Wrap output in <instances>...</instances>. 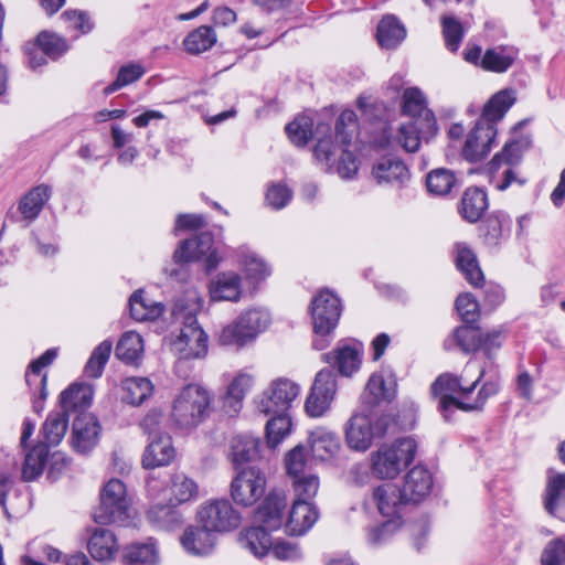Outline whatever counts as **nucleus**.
Listing matches in <instances>:
<instances>
[{"mask_svg": "<svg viewBox=\"0 0 565 565\" xmlns=\"http://www.w3.org/2000/svg\"><path fill=\"white\" fill-rule=\"evenodd\" d=\"M402 111L412 118L411 121L422 124L424 135L435 136L437 134V121L434 113L428 109L426 97L417 87L406 88L403 93Z\"/></svg>", "mask_w": 565, "mask_h": 565, "instance_id": "obj_16", "label": "nucleus"}, {"mask_svg": "<svg viewBox=\"0 0 565 565\" xmlns=\"http://www.w3.org/2000/svg\"><path fill=\"white\" fill-rule=\"evenodd\" d=\"M102 427L93 414H81L73 422L72 446L79 454L89 452L98 443Z\"/></svg>", "mask_w": 565, "mask_h": 565, "instance_id": "obj_21", "label": "nucleus"}, {"mask_svg": "<svg viewBox=\"0 0 565 565\" xmlns=\"http://www.w3.org/2000/svg\"><path fill=\"white\" fill-rule=\"evenodd\" d=\"M309 444L313 457L319 460H328L334 457L340 449L338 435L326 427L312 429L309 434Z\"/></svg>", "mask_w": 565, "mask_h": 565, "instance_id": "obj_29", "label": "nucleus"}, {"mask_svg": "<svg viewBox=\"0 0 565 565\" xmlns=\"http://www.w3.org/2000/svg\"><path fill=\"white\" fill-rule=\"evenodd\" d=\"M134 515L132 499L126 484L119 479H110L102 489L100 504L95 511L94 520L100 524L126 525Z\"/></svg>", "mask_w": 565, "mask_h": 565, "instance_id": "obj_6", "label": "nucleus"}, {"mask_svg": "<svg viewBox=\"0 0 565 565\" xmlns=\"http://www.w3.org/2000/svg\"><path fill=\"white\" fill-rule=\"evenodd\" d=\"M175 457L172 439L168 434H159L151 438L142 456V466L153 469L168 466Z\"/></svg>", "mask_w": 565, "mask_h": 565, "instance_id": "obj_24", "label": "nucleus"}, {"mask_svg": "<svg viewBox=\"0 0 565 565\" xmlns=\"http://www.w3.org/2000/svg\"><path fill=\"white\" fill-rule=\"evenodd\" d=\"M345 441L350 449L366 451L376 436L372 419L365 414H354L345 426Z\"/></svg>", "mask_w": 565, "mask_h": 565, "instance_id": "obj_19", "label": "nucleus"}, {"mask_svg": "<svg viewBox=\"0 0 565 565\" xmlns=\"http://www.w3.org/2000/svg\"><path fill=\"white\" fill-rule=\"evenodd\" d=\"M358 129V117L353 110H343L335 124V140L341 146H349Z\"/></svg>", "mask_w": 565, "mask_h": 565, "instance_id": "obj_57", "label": "nucleus"}, {"mask_svg": "<svg viewBox=\"0 0 565 565\" xmlns=\"http://www.w3.org/2000/svg\"><path fill=\"white\" fill-rule=\"evenodd\" d=\"M175 309L177 319H182V328L171 342L172 350L182 360L204 358L207 353L209 337L199 326L195 313L183 312L180 305H177Z\"/></svg>", "mask_w": 565, "mask_h": 565, "instance_id": "obj_9", "label": "nucleus"}, {"mask_svg": "<svg viewBox=\"0 0 565 565\" xmlns=\"http://www.w3.org/2000/svg\"><path fill=\"white\" fill-rule=\"evenodd\" d=\"M433 136L422 132V124L409 121L402 124L394 137V140L401 145L407 152H416L419 149L422 139H428Z\"/></svg>", "mask_w": 565, "mask_h": 565, "instance_id": "obj_46", "label": "nucleus"}, {"mask_svg": "<svg viewBox=\"0 0 565 565\" xmlns=\"http://www.w3.org/2000/svg\"><path fill=\"white\" fill-rule=\"evenodd\" d=\"M131 317L137 321H152L163 312V305L143 298L142 291H135L129 299Z\"/></svg>", "mask_w": 565, "mask_h": 565, "instance_id": "obj_44", "label": "nucleus"}, {"mask_svg": "<svg viewBox=\"0 0 565 565\" xmlns=\"http://www.w3.org/2000/svg\"><path fill=\"white\" fill-rule=\"evenodd\" d=\"M338 390L334 373L323 369L317 373L305 401V412L309 417H322L331 407Z\"/></svg>", "mask_w": 565, "mask_h": 565, "instance_id": "obj_14", "label": "nucleus"}, {"mask_svg": "<svg viewBox=\"0 0 565 565\" xmlns=\"http://www.w3.org/2000/svg\"><path fill=\"white\" fill-rule=\"evenodd\" d=\"M287 495L284 491H270L257 508L255 520L269 531H275L284 524Z\"/></svg>", "mask_w": 565, "mask_h": 565, "instance_id": "obj_20", "label": "nucleus"}, {"mask_svg": "<svg viewBox=\"0 0 565 565\" xmlns=\"http://www.w3.org/2000/svg\"><path fill=\"white\" fill-rule=\"evenodd\" d=\"M47 455V446L41 444L35 446L25 456V460L22 468V477L25 481H32L43 472Z\"/></svg>", "mask_w": 565, "mask_h": 565, "instance_id": "obj_53", "label": "nucleus"}, {"mask_svg": "<svg viewBox=\"0 0 565 565\" xmlns=\"http://www.w3.org/2000/svg\"><path fill=\"white\" fill-rule=\"evenodd\" d=\"M515 92L513 89H502L494 94L483 107L480 120L492 124L501 120L510 107L515 102Z\"/></svg>", "mask_w": 565, "mask_h": 565, "instance_id": "obj_34", "label": "nucleus"}, {"mask_svg": "<svg viewBox=\"0 0 565 565\" xmlns=\"http://www.w3.org/2000/svg\"><path fill=\"white\" fill-rule=\"evenodd\" d=\"M266 423L267 443L271 447L280 444L291 431L292 422L289 413L270 414Z\"/></svg>", "mask_w": 565, "mask_h": 565, "instance_id": "obj_48", "label": "nucleus"}, {"mask_svg": "<svg viewBox=\"0 0 565 565\" xmlns=\"http://www.w3.org/2000/svg\"><path fill=\"white\" fill-rule=\"evenodd\" d=\"M443 34L448 50L456 52L463 38V28L454 17H444L441 20Z\"/></svg>", "mask_w": 565, "mask_h": 565, "instance_id": "obj_60", "label": "nucleus"}, {"mask_svg": "<svg viewBox=\"0 0 565 565\" xmlns=\"http://www.w3.org/2000/svg\"><path fill=\"white\" fill-rule=\"evenodd\" d=\"M170 502L178 505L195 500L199 497V486L194 479L183 472H177L170 481Z\"/></svg>", "mask_w": 565, "mask_h": 565, "instance_id": "obj_42", "label": "nucleus"}, {"mask_svg": "<svg viewBox=\"0 0 565 565\" xmlns=\"http://www.w3.org/2000/svg\"><path fill=\"white\" fill-rule=\"evenodd\" d=\"M516 56L518 52L513 47L489 49L481 58V67L489 72L504 73L513 65Z\"/></svg>", "mask_w": 565, "mask_h": 565, "instance_id": "obj_40", "label": "nucleus"}, {"mask_svg": "<svg viewBox=\"0 0 565 565\" xmlns=\"http://www.w3.org/2000/svg\"><path fill=\"white\" fill-rule=\"evenodd\" d=\"M481 332L479 329L462 326L456 329L452 340L463 352H475L481 348Z\"/></svg>", "mask_w": 565, "mask_h": 565, "instance_id": "obj_59", "label": "nucleus"}, {"mask_svg": "<svg viewBox=\"0 0 565 565\" xmlns=\"http://www.w3.org/2000/svg\"><path fill=\"white\" fill-rule=\"evenodd\" d=\"M196 518L199 524L215 533L231 532L241 524V514L227 499H212L202 503Z\"/></svg>", "mask_w": 565, "mask_h": 565, "instance_id": "obj_12", "label": "nucleus"}, {"mask_svg": "<svg viewBox=\"0 0 565 565\" xmlns=\"http://www.w3.org/2000/svg\"><path fill=\"white\" fill-rule=\"evenodd\" d=\"M92 557L98 562L113 561L118 552L115 534L107 529H96L87 544Z\"/></svg>", "mask_w": 565, "mask_h": 565, "instance_id": "obj_30", "label": "nucleus"}, {"mask_svg": "<svg viewBox=\"0 0 565 565\" xmlns=\"http://www.w3.org/2000/svg\"><path fill=\"white\" fill-rule=\"evenodd\" d=\"M175 264H188L192 262H204L206 269H215L221 257L213 247V237L210 233H201L200 235L185 239L179 244L173 253Z\"/></svg>", "mask_w": 565, "mask_h": 565, "instance_id": "obj_13", "label": "nucleus"}, {"mask_svg": "<svg viewBox=\"0 0 565 565\" xmlns=\"http://www.w3.org/2000/svg\"><path fill=\"white\" fill-rule=\"evenodd\" d=\"M254 385V376L246 372L237 373L228 384L225 396L224 407L228 412L237 413L242 408L243 399Z\"/></svg>", "mask_w": 565, "mask_h": 565, "instance_id": "obj_33", "label": "nucleus"}, {"mask_svg": "<svg viewBox=\"0 0 565 565\" xmlns=\"http://www.w3.org/2000/svg\"><path fill=\"white\" fill-rule=\"evenodd\" d=\"M395 396V383L386 381L382 374H373L363 392V399L366 404L373 406L381 401H391Z\"/></svg>", "mask_w": 565, "mask_h": 565, "instance_id": "obj_41", "label": "nucleus"}, {"mask_svg": "<svg viewBox=\"0 0 565 565\" xmlns=\"http://www.w3.org/2000/svg\"><path fill=\"white\" fill-rule=\"evenodd\" d=\"M319 520L315 502L294 501L285 522V532L289 535L306 534Z\"/></svg>", "mask_w": 565, "mask_h": 565, "instance_id": "obj_23", "label": "nucleus"}, {"mask_svg": "<svg viewBox=\"0 0 565 565\" xmlns=\"http://www.w3.org/2000/svg\"><path fill=\"white\" fill-rule=\"evenodd\" d=\"M122 402L139 406L153 393V384L147 377H128L121 382Z\"/></svg>", "mask_w": 565, "mask_h": 565, "instance_id": "obj_37", "label": "nucleus"}, {"mask_svg": "<svg viewBox=\"0 0 565 565\" xmlns=\"http://www.w3.org/2000/svg\"><path fill=\"white\" fill-rule=\"evenodd\" d=\"M146 73L145 67L140 63H128L122 65L117 74L116 79L104 88L105 95H110L135 82L139 81Z\"/></svg>", "mask_w": 565, "mask_h": 565, "instance_id": "obj_54", "label": "nucleus"}, {"mask_svg": "<svg viewBox=\"0 0 565 565\" xmlns=\"http://www.w3.org/2000/svg\"><path fill=\"white\" fill-rule=\"evenodd\" d=\"M216 42V33L209 25H201L184 39L185 50L191 54H200L210 50Z\"/></svg>", "mask_w": 565, "mask_h": 565, "instance_id": "obj_49", "label": "nucleus"}, {"mask_svg": "<svg viewBox=\"0 0 565 565\" xmlns=\"http://www.w3.org/2000/svg\"><path fill=\"white\" fill-rule=\"evenodd\" d=\"M342 312L341 301L330 290H321L311 301V315L316 339L313 347L323 350L328 345L326 339L337 327Z\"/></svg>", "mask_w": 565, "mask_h": 565, "instance_id": "obj_11", "label": "nucleus"}, {"mask_svg": "<svg viewBox=\"0 0 565 565\" xmlns=\"http://www.w3.org/2000/svg\"><path fill=\"white\" fill-rule=\"evenodd\" d=\"M143 352V341L140 334L130 331L126 332L117 343L116 356L125 362L132 363L137 361Z\"/></svg>", "mask_w": 565, "mask_h": 565, "instance_id": "obj_47", "label": "nucleus"}, {"mask_svg": "<svg viewBox=\"0 0 565 565\" xmlns=\"http://www.w3.org/2000/svg\"><path fill=\"white\" fill-rule=\"evenodd\" d=\"M372 175L377 183L403 185L409 180V171L403 161L395 158H382L372 170Z\"/></svg>", "mask_w": 565, "mask_h": 565, "instance_id": "obj_28", "label": "nucleus"}, {"mask_svg": "<svg viewBox=\"0 0 565 565\" xmlns=\"http://www.w3.org/2000/svg\"><path fill=\"white\" fill-rule=\"evenodd\" d=\"M461 212H486L488 209V196L480 188H468L461 199Z\"/></svg>", "mask_w": 565, "mask_h": 565, "instance_id": "obj_62", "label": "nucleus"}, {"mask_svg": "<svg viewBox=\"0 0 565 565\" xmlns=\"http://www.w3.org/2000/svg\"><path fill=\"white\" fill-rule=\"evenodd\" d=\"M329 130V125L319 124L317 126L318 142L313 149L315 158L326 171H331L334 168L341 179H352L359 170L356 158L347 149L348 146L337 143L332 136L320 137Z\"/></svg>", "mask_w": 565, "mask_h": 565, "instance_id": "obj_5", "label": "nucleus"}, {"mask_svg": "<svg viewBox=\"0 0 565 565\" xmlns=\"http://www.w3.org/2000/svg\"><path fill=\"white\" fill-rule=\"evenodd\" d=\"M497 128L492 124L478 120L473 129L468 134L462 156L470 162H478L484 159L494 142Z\"/></svg>", "mask_w": 565, "mask_h": 565, "instance_id": "obj_17", "label": "nucleus"}, {"mask_svg": "<svg viewBox=\"0 0 565 565\" xmlns=\"http://www.w3.org/2000/svg\"><path fill=\"white\" fill-rule=\"evenodd\" d=\"M484 375L480 370L479 375L471 383H467L463 375L457 376L450 373L439 375L431 385V393L438 399V409L445 420L450 422L457 411H481L487 401L499 392V385L494 382H486L475 397L471 396L477 385Z\"/></svg>", "mask_w": 565, "mask_h": 565, "instance_id": "obj_1", "label": "nucleus"}, {"mask_svg": "<svg viewBox=\"0 0 565 565\" xmlns=\"http://www.w3.org/2000/svg\"><path fill=\"white\" fill-rule=\"evenodd\" d=\"M113 350L111 341L105 340L99 343L92 352L85 365L87 376L97 379L103 374L104 367L110 356Z\"/></svg>", "mask_w": 565, "mask_h": 565, "instance_id": "obj_56", "label": "nucleus"}, {"mask_svg": "<svg viewBox=\"0 0 565 565\" xmlns=\"http://www.w3.org/2000/svg\"><path fill=\"white\" fill-rule=\"evenodd\" d=\"M211 405L210 392L200 384L182 386L171 402L170 417L182 429H191L204 422Z\"/></svg>", "mask_w": 565, "mask_h": 565, "instance_id": "obj_2", "label": "nucleus"}, {"mask_svg": "<svg viewBox=\"0 0 565 565\" xmlns=\"http://www.w3.org/2000/svg\"><path fill=\"white\" fill-rule=\"evenodd\" d=\"M456 265L469 284L478 287L483 281V273L479 267L476 254L466 245H456Z\"/></svg>", "mask_w": 565, "mask_h": 565, "instance_id": "obj_38", "label": "nucleus"}, {"mask_svg": "<svg viewBox=\"0 0 565 565\" xmlns=\"http://www.w3.org/2000/svg\"><path fill=\"white\" fill-rule=\"evenodd\" d=\"M235 254L245 279L250 284H258L270 276V266L247 246L238 247Z\"/></svg>", "mask_w": 565, "mask_h": 565, "instance_id": "obj_25", "label": "nucleus"}, {"mask_svg": "<svg viewBox=\"0 0 565 565\" xmlns=\"http://www.w3.org/2000/svg\"><path fill=\"white\" fill-rule=\"evenodd\" d=\"M52 195V189L47 184L32 188L20 201V212H41Z\"/></svg>", "mask_w": 565, "mask_h": 565, "instance_id": "obj_55", "label": "nucleus"}, {"mask_svg": "<svg viewBox=\"0 0 565 565\" xmlns=\"http://www.w3.org/2000/svg\"><path fill=\"white\" fill-rule=\"evenodd\" d=\"M55 349L46 350L39 359L34 360L25 374V381L33 394V409L36 413L43 411V402L47 396L46 374L42 370L50 365L56 358Z\"/></svg>", "mask_w": 565, "mask_h": 565, "instance_id": "obj_18", "label": "nucleus"}, {"mask_svg": "<svg viewBox=\"0 0 565 565\" xmlns=\"http://www.w3.org/2000/svg\"><path fill=\"white\" fill-rule=\"evenodd\" d=\"M312 125L309 117H297L286 126L287 136L294 145L302 147L312 137Z\"/></svg>", "mask_w": 565, "mask_h": 565, "instance_id": "obj_58", "label": "nucleus"}, {"mask_svg": "<svg viewBox=\"0 0 565 565\" xmlns=\"http://www.w3.org/2000/svg\"><path fill=\"white\" fill-rule=\"evenodd\" d=\"M417 444L411 437L398 438L384 444L371 452L370 461L373 475L379 479H395L408 467L416 455Z\"/></svg>", "mask_w": 565, "mask_h": 565, "instance_id": "obj_4", "label": "nucleus"}, {"mask_svg": "<svg viewBox=\"0 0 565 565\" xmlns=\"http://www.w3.org/2000/svg\"><path fill=\"white\" fill-rule=\"evenodd\" d=\"M542 565H565V540L557 537L552 540L543 550Z\"/></svg>", "mask_w": 565, "mask_h": 565, "instance_id": "obj_64", "label": "nucleus"}, {"mask_svg": "<svg viewBox=\"0 0 565 565\" xmlns=\"http://www.w3.org/2000/svg\"><path fill=\"white\" fill-rule=\"evenodd\" d=\"M271 323V316L265 308L255 307L242 311L218 333V343L237 350L253 343Z\"/></svg>", "mask_w": 565, "mask_h": 565, "instance_id": "obj_3", "label": "nucleus"}, {"mask_svg": "<svg viewBox=\"0 0 565 565\" xmlns=\"http://www.w3.org/2000/svg\"><path fill=\"white\" fill-rule=\"evenodd\" d=\"M372 497L379 512L390 519L370 530L367 539L371 543L375 544L380 543L387 533L393 532L401 525L399 513L406 501L401 493V489L392 483L376 487L373 490Z\"/></svg>", "mask_w": 565, "mask_h": 565, "instance_id": "obj_8", "label": "nucleus"}, {"mask_svg": "<svg viewBox=\"0 0 565 565\" xmlns=\"http://www.w3.org/2000/svg\"><path fill=\"white\" fill-rule=\"evenodd\" d=\"M268 531L263 525L252 526L239 534V543L256 557H263L273 545Z\"/></svg>", "mask_w": 565, "mask_h": 565, "instance_id": "obj_35", "label": "nucleus"}, {"mask_svg": "<svg viewBox=\"0 0 565 565\" xmlns=\"http://www.w3.org/2000/svg\"><path fill=\"white\" fill-rule=\"evenodd\" d=\"M565 502V472L548 471L544 505L548 513L554 514L559 502Z\"/></svg>", "mask_w": 565, "mask_h": 565, "instance_id": "obj_50", "label": "nucleus"}, {"mask_svg": "<svg viewBox=\"0 0 565 565\" xmlns=\"http://www.w3.org/2000/svg\"><path fill=\"white\" fill-rule=\"evenodd\" d=\"M301 387L295 381L277 377L255 397V407L264 416L289 413L298 402Z\"/></svg>", "mask_w": 565, "mask_h": 565, "instance_id": "obj_10", "label": "nucleus"}, {"mask_svg": "<svg viewBox=\"0 0 565 565\" xmlns=\"http://www.w3.org/2000/svg\"><path fill=\"white\" fill-rule=\"evenodd\" d=\"M124 565H158L159 553L154 542L134 543L122 551Z\"/></svg>", "mask_w": 565, "mask_h": 565, "instance_id": "obj_36", "label": "nucleus"}, {"mask_svg": "<svg viewBox=\"0 0 565 565\" xmlns=\"http://www.w3.org/2000/svg\"><path fill=\"white\" fill-rule=\"evenodd\" d=\"M406 36L404 25L394 17L385 15L377 25L376 39L384 49L396 47Z\"/></svg>", "mask_w": 565, "mask_h": 565, "instance_id": "obj_39", "label": "nucleus"}, {"mask_svg": "<svg viewBox=\"0 0 565 565\" xmlns=\"http://www.w3.org/2000/svg\"><path fill=\"white\" fill-rule=\"evenodd\" d=\"M456 182L454 172L445 168L430 171L426 178L428 192L436 196H445L450 193Z\"/></svg>", "mask_w": 565, "mask_h": 565, "instance_id": "obj_51", "label": "nucleus"}, {"mask_svg": "<svg viewBox=\"0 0 565 565\" xmlns=\"http://www.w3.org/2000/svg\"><path fill=\"white\" fill-rule=\"evenodd\" d=\"M68 415L65 412L51 413L44 425L43 435L47 445H58L67 431Z\"/></svg>", "mask_w": 565, "mask_h": 565, "instance_id": "obj_52", "label": "nucleus"}, {"mask_svg": "<svg viewBox=\"0 0 565 565\" xmlns=\"http://www.w3.org/2000/svg\"><path fill=\"white\" fill-rule=\"evenodd\" d=\"M259 443V439L253 435H237L232 438L228 458L235 469L257 457Z\"/></svg>", "mask_w": 565, "mask_h": 565, "instance_id": "obj_32", "label": "nucleus"}, {"mask_svg": "<svg viewBox=\"0 0 565 565\" xmlns=\"http://www.w3.org/2000/svg\"><path fill=\"white\" fill-rule=\"evenodd\" d=\"M215 532L203 525L189 526L183 532L180 541L183 548L193 555H206L214 548Z\"/></svg>", "mask_w": 565, "mask_h": 565, "instance_id": "obj_27", "label": "nucleus"}, {"mask_svg": "<svg viewBox=\"0 0 565 565\" xmlns=\"http://www.w3.org/2000/svg\"><path fill=\"white\" fill-rule=\"evenodd\" d=\"M242 296V277L235 271L220 273L210 286L213 301L236 302Z\"/></svg>", "mask_w": 565, "mask_h": 565, "instance_id": "obj_26", "label": "nucleus"}, {"mask_svg": "<svg viewBox=\"0 0 565 565\" xmlns=\"http://www.w3.org/2000/svg\"><path fill=\"white\" fill-rule=\"evenodd\" d=\"M230 490L231 497L237 505L252 507L264 495L266 478L257 468L242 469L233 478Z\"/></svg>", "mask_w": 565, "mask_h": 565, "instance_id": "obj_15", "label": "nucleus"}, {"mask_svg": "<svg viewBox=\"0 0 565 565\" xmlns=\"http://www.w3.org/2000/svg\"><path fill=\"white\" fill-rule=\"evenodd\" d=\"M323 356L326 362L337 366L339 373L343 376H351L361 365V349L356 345L338 347Z\"/></svg>", "mask_w": 565, "mask_h": 565, "instance_id": "obj_31", "label": "nucleus"}, {"mask_svg": "<svg viewBox=\"0 0 565 565\" xmlns=\"http://www.w3.org/2000/svg\"><path fill=\"white\" fill-rule=\"evenodd\" d=\"M93 399L90 386L85 384H73L63 391L60 397L62 412L67 414L70 411L87 408Z\"/></svg>", "mask_w": 565, "mask_h": 565, "instance_id": "obj_43", "label": "nucleus"}, {"mask_svg": "<svg viewBox=\"0 0 565 565\" xmlns=\"http://www.w3.org/2000/svg\"><path fill=\"white\" fill-rule=\"evenodd\" d=\"M286 470L292 479L294 501L313 502L320 489V479L307 459L302 446H296L286 456Z\"/></svg>", "mask_w": 565, "mask_h": 565, "instance_id": "obj_7", "label": "nucleus"}, {"mask_svg": "<svg viewBox=\"0 0 565 565\" xmlns=\"http://www.w3.org/2000/svg\"><path fill=\"white\" fill-rule=\"evenodd\" d=\"M291 190L281 182L269 184L266 191V202L275 210L286 207L288 202L291 200Z\"/></svg>", "mask_w": 565, "mask_h": 565, "instance_id": "obj_63", "label": "nucleus"}, {"mask_svg": "<svg viewBox=\"0 0 565 565\" xmlns=\"http://www.w3.org/2000/svg\"><path fill=\"white\" fill-rule=\"evenodd\" d=\"M433 476L424 466L413 467L404 477L401 493L407 502H420L426 499L433 489Z\"/></svg>", "mask_w": 565, "mask_h": 565, "instance_id": "obj_22", "label": "nucleus"}, {"mask_svg": "<svg viewBox=\"0 0 565 565\" xmlns=\"http://www.w3.org/2000/svg\"><path fill=\"white\" fill-rule=\"evenodd\" d=\"M170 505L157 503L150 507L147 513L148 520L156 526L164 530H171L182 523V515Z\"/></svg>", "mask_w": 565, "mask_h": 565, "instance_id": "obj_45", "label": "nucleus"}, {"mask_svg": "<svg viewBox=\"0 0 565 565\" xmlns=\"http://www.w3.org/2000/svg\"><path fill=\"white\" fill-rule=\"evenodd\" d=\"M38 45L42 53L49 57L56 58L67 50L64 39L54 33L42 32L38 36Z\"/></svg>", "mask_w": 565, "mask_h": 565, "instance_id": "obj_61", "label": "nucleus"}]
</instances>
